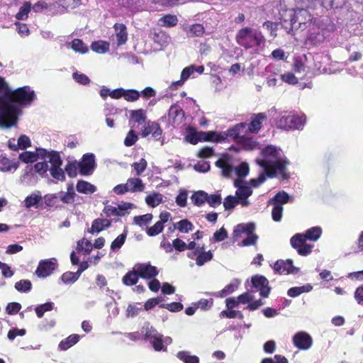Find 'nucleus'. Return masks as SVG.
<instances>
[{"label": "nucleus", "mask_w": 363, "mask_h": 363, "mask_svg": "<svg viewBox=\"0 0 363 363\" xmlns=\"http://www.w3.org/2000/svg\"><path fill=\"white\" fill-rule=\"evenodd\" d=\"M237 43L245 49L259 47L265 42V38L261 31H252L250 27L240 29L235 36Z\"/></svg>", "instance_id": "nucleus-3"}, {"label": "nucleus", "mask_w": 363, "mask_h": 363, "mask_svg": "<svg viewBox=\"0 0 363 363\" xmlns=\"http://www.w3.org/2000/svg\"><path fill=\"white\" fill-rule=\"evenodd\" d=\"M147 166V161L142 158L139 162H134L132 164L133 169L136 172L137 176H140L146 169Z\"/></svg>", "instance_id": "nucleus-63"}, {"label": "nucleus", "mask_w": 363, "mask_h": 363, "mask_svg": "<svg viewBox=\"0 0 363 363\" xmlns=\"http://www.w3.org/2000/svg\"><path fill=\"white\" fill-rule=\"evenodd\" d=\"M31 288L32 284L28 279H22L15 284V289L20 292H28Z\"/></svg>", "instance_id": "nucleus-48"}, {"label": "nucleus", "mask_w": 363, "mask_h": 363, "mask_svg": "<svg viewBox=\"0 0 363 363\" xmlns=\"http://www.w3.org/2000/svg\"><path fill=\"white\" fill-rule=\"evenodd\" d=\"M216 165L222 169V174L224 177H228L231 174L233 168L229 162L224 159H219L216 162Z\"/></svg>", "instance_id": "nucleus-36"}, {"label": "nucleus", "mask_w": 363, "mask_h": 363, "mask_svg": "<svg viewBox=\"0 0 363 363\" xmlns=\"http://www.w3.org/2000/svg\"><path fill=\"white\" fill-rule=\"evenodd\" d=\"M163 229L164 225L162 224L161 222L157 221V223H155L154 225L148 228L146 232L149 236L153 237L157 235L161 232H162Z\"/></svg>", "instance_id": "nucleus-62"}, {"label": "nucleus", "mask_w": 363, "mask_h": 363, "mask_svg": "<svg viewBox=\"0 0 363 363\" xmlns=\"http://www.w3.org/2000/svg\"><path fill=\"white\" fill-rule=\"evenodd\" d=\"M240 284V281L238 279H233L229 284L226 285L220 291L218 292L217 296L225 297L228 294H232Z\"/></svg>", "instance_id": "nucleus-33"}, {"label": "nucleus", "mask_w": 363, "mask_h": 363, "mask_svg": "<svg viewBox=\"0 0 363 363\" xmlns=\"http://www.w3.org/2000/svg\"><path fill=\"white\" fill-rule=\"evenodd\" d=\"M162 133V130L157 123L149 121L147 125L143 130L141 135L143 137H147L151 134L156 140H159L161 138Z\"/></svg>", "instance_id": "nucleus-16"}, {"label": "nucleus", "mask_w": 363, "mask_h": 363, "mask_svg": "<svg viewBox=\"0 0 363 363\" xmlns=\"http://www.w3.org/2000/svg\"><path fill=\"white\" fill-rule=\"evenodd\" d=\"M306 240L316 241L322 234V229L320 227H313L308 229L304 233H301Z\"/></svg>", "instance_id": "nucleus-32"}, {"label": "nucleus", "mask_w": 363, "mask_h": 363, "mask_svg": "<svg viewBox=\"0 0 363 363\" xmlns=\"http://www.w3.org/2000/svg\"><path fill=\"white\" fill-rule=\"evenodd\" d=\"M78 167L80 174H91L95 167V159L94 154H84L81 162L78 163Z\"/></svg>", "instance_id": "nucleus-9"}, {"label": "nucleus", "mask_w": 363, "mask_h": 363, "mask_svg": "<svg viewBox=\"0 0 363 363\" xmlns=\"http://www.w3.org/2000/svg\"><path fill=\"white\" fill-rule=\"evenodd\" d=\"M191 199L194 205L200 207L208 200V194L204 191L200 190L194 192L191 196Z\"/></svg>", "instance_id": "nucleus-31"}, {"label": "nucleus", "mask_w": 363, "mask_h": 363, "mask_svg": "<svg viewBox=\"0 0 363 363\" xmlns=\"http://www.w3.org/2000/svg\"><path fill=\"white\" fill-rule=\"evenodd\" d=\"M138 137L135 132L133 130H130L126 135V137L124 139V145L126 147H130L133 145L138 140Z\"/></svg>", "instance_id": "nucleus-64"}, {"label": "nucleus", "mask_w": 363, "mask_h": 363, "mask_svg": "<svg viewBox=\"0 0 363 363\" xmlns=\"http://www.w3.org/2000/svg\"><path fill=\"white\" fill-rule=\"evenodd\" d=\"M240 203L238 199L233 196H228L225 198L223 201V207L225 210H230L235 208V206Z\"/></svg>", "instance_id": "nucleus-59"}, {"label": "nucleus", "mask_w": 363, "mask_h": 363, "mask_svg": "<svg viewBox=\"0 0 363 363\" xmlns=\"http://www.w3.org/2000/svg\"><path fill=\"white\" fill-rule=\"evenodd\" d=\"M274 270L280 274H294L298 271V269L294 266L292 259L286 260L279 259L274 265Z\"/></svg>", "instance_id": "nucleus-12"}, {"label": "nucleus", "mask_w": 363, "mask_h": 363, "mask_svg": "<svg viewBox=\"0 0 363 363\" xmlns=\"http://www.w3.org/2000/svg\"><path fill=\"white\" fill-rule=\"evenodd\" d=\"M238 144L241 145L245 150L252 151L258 147L259 143L251 137L242 136L238 140Z\"/></svg>", "instance_id": "nucleus-27"}, {"label": "nucleus", "mask_w": 363, "mask_h": 363, "mask_svg": "<svg viewBox=\"0 0 363 363\" xmlns=\"http://www.w3.org/2000/svg\"><path fill=\"white\" fill-rule=\"evenodd\" d=\"M161 26L171 28L176 26L178 23V18L174 15L167 14L160 18Z\"/></svg>", "instance_id": "nucleus-41"}, {"label": "nucleus", "mask_w": 363, "mask_h": 363, "mask_svg": "<svg viewBox=\"0 0 363 363\" xmlns=\"http://www.w3.org/2000/svg\"><path fill=\"white\" fill-rule=\"evenodd\" d=\"M140 275L138 270L128 272L123 277L122 281L126 286H133L137 284Z\"/></svg>", "instance_id": "nucleus-29"}, {"label": "nucleus", "mask_w": 363, "mask_h": 363, "mask_svg": "<svg viewBox=\"0 0 363 363\" xmlns=\"http://www.w3.org/2000/svg\"><path fill=\"white\" fill-rule=\"evenodd\" d=\"M279 15L281 28L292 35L294 29H306L312 24L313 19L308 11L296 7V0H281Z\"/></svg>", "instance_id": "nucleus-1"}, {"label": "nucleus", "mask_w": 363, "mask_h": 363, "mask_svg": "<svg viewBox=\"0 0 363 363\" xmlns=\"http://www.w3.org/2000/svg\"><path fill=\"white\" fill-rule=\"evenodd\" d=\"M262 155L264 157L263 160H267L270 161L269 160H275L277 161L278 160H281L279 157L278 149L273 145H267L262 150ZM284 157L283 159H284Z\"/></svg>", "instance_id": "nucleus-23"}, {"label": "nucleus", "mask_w": 363, "mask_h": 363, "mask_svg": "<svg viewBox=\"0 0 363 363\" xmlns=\"http://www.w3.org/2000/svg\"><path fill=\"white\" fill-rule=\"evenodd\" d=\"M93 249V245L89 240L84 238L77 242V250L78 251H82L84 255H89Z\"/></svg>", "instance_id": "nucleus-44"}, {"label": "nucleus", "mask_w": 363, "mask_h": 363, "mask_svg": "<svg viewBox=\"0 0 363 363\" xmlns=\"http://www.w3.org/2000/svg\"><path fill=\"white\" fill-rule=\"evenodd\" d=\"M290 196L288 193L284 191H279L269 201L272 204L279 203L281 204L287 203L289 201Z\"/></svg>", "instance_id": "nucleus-37"}, {"label": "nucleus", "mask_w": 363, "mask_h": 363, "mask_svg": "<svg viewBox=\"0 0 363 363\" xmlns=\"http://www.w3.org/2000/svg\"><path fill=\"white\" fill-rule=\"evenodd\" d=\"M127 237V230L119 235L111 244V249L113 251L118 250L125 243Z\"/></svg>", "instance_id": "nucleus-45"}, {"label": "nucleus", "mask_w": 363, "mask_h": 363, "mask_svg": "<svg viewBox=\"0 0 363 363\" xmlns=\"http://www.w3.org/2000/svg\"><path fill=\"white\" fill-rule=\"evenodd\" d=\"M76 189L79 193L88 194L96 191V186L84 180H79L76 185Z\"/></svg>", "instance_id": "nucleus-28"}, {"label": "nucleus", "mask_w": 363, "mask_h": 363, "mask_svg": "<svg viewBox=\"0 0 363 363\" xmlns=\"http://www.w3.org/2000/svg\"><path fill=\"white\" fill-rule=\"evenodd\" d=\"M257 164L264 169L257 178L251 179L249 184L254 188L259 187L262 184L266 177L274 178L277 177V171L280 173L282 179L286 180L290 177L289 174L286 172V167L289 164L287 158L278 160L277 161H268L267 160H257Z\"/></svg>", "instance_id": "nucleus-2"}, {"label": "nucleus", "mask_w": 363, "mask_h": 363, "mask_svg": "<svg viewBox=\"0 0 363 363\" xmlns=\"http://www.w3.org/2000/svg\"><path fill=\"white\" fill-rule=\"evenodd\" d=\"M185 140L190 144L196 145L199 142H201L200 132L196 131L194 128L188 127Z\"/></svg>", "instance_id": "nucleus-30"}, {"label": "nucleus", "mask_w": 363, "mask_h": 363, "mask_svg": "<svg viewBox=\"0 0 363 363\" xmlns=\"http://www.w3.org/2000/svg\"><path fill=\"white\" fill-rule=\"evenodd\" d=\"M80 340V336L77 334H72L63 339L59 344V348L61 350H67L77 344Z\"/></svg>", "instance_id": "nucleus-24"}, {"label": "nucleus", "mask_w": 363, "mask_h": 363, "mask_svg": "<svg viewBox=\"0 0 363 363\" xmlns=\"http://www.w3.org/2000/svg\"><path fill=\"white\" fill-rule=\"evenodd\" d=\"M177 357L184 363H199V358L196 355H191L187 351H179Z\"/></svg>", "instance_id": "nucleus-35"}, {"label": "nucleus", "mask_w": 363, "mask_h": 363, "mask_svg": "<svg viewBox=\"0 0 363 363\" xmlns=\"http://www.w3.org/2000/svg\"><path fill=\"white\" fill-rule=\"evenodd\" d=\"M251 282L255 288L259 289L262 297L267 298L269 296L271 289L269 286V281L266 277L257 274L252 277Z\"/></svg>", "instance_id": "nucleus-10"}, {"label": "nucleus", "mask_w": 363, "mask_h": 363, "mask_svg": "<svg viewBox=\"0 0 363 363\" xmlns=\"http://www.w3.org/2000/svg\"><path fill=\"white\" fill-rule=\"evenodd\" d=\"M18 158L23 163H31L38 160V154L34 152L26 151L21 153Z\"/></svg>", "instance_id": "nucleus-46"}, {"label": "nucleus", "mask_w": 363, "mask_h": 363, "mask_svg": "<svg viewBox=\"0 0 363 363\" xmlns=\"http://www.w3.org/2000/svg\"><path fill=\"white\" fill-rule=\"evenodd\" d=\"M129 192H142L145 189V184L141 179L138 177H131L128 179L126 182Z\"/></svg>", "instance_id": "nucleus-19"}, {"label": "nucleus", "mask_w": 363, "mask_h": 363, "mask_svg": "<svg viewBox=\"0 0 363 363\" xmlns=\"http://www.w3.org/2000/svg\"><path fill=\"white\" fill-rule=\"evenodd\" d=\"M146 119V111L142 108L133 110L130 112V121H133L138 125H142L145 123Z\"/></svg>", "instance_id": "nucleus-26"}, {"label": "nucleus", "mask_w": 363, "mask_h": 363, "mask_svg": "<svg viewBox=\"0 0 363 363\" xmlns=\"http://www.w3.org/2000/svg\"><path fill=\"white\" fill-rule=\"evenodd\" d=\"M200 137L201 139V141H206V142H223V138L225 137L220 133H218L215 131H208V132H204V131H200Z\"/></svg>", "instance_id": "nucleus-22"}, {"label": "nucleus", "mask_w": 363, "mask_h": 363, "mask_svg": "<svg viewBox=\"0 0 363 363\" xmlns=\"http://www.w3.org/2000/svg\"><path fill=\"white\" fill-rule=\"evenodd\" d=\"M114 30L117 38V43L118 45H123L128 40L127 28L123 23H115Z\"/></svg>", "instance_id": "nucleus-18"}, {"label": "nucleus", "mask_w": 363, "mask_h": 363, "mask_svg": "<svg viewBox=\"0 0 363 363\" xmlns=\"http://www.w3.org/2000/svg\"><path fill=\"white\" fill-rule=\"evenodd\" d=\"M35 98V91L31 90L28 86H24L15 90L11 89L7 97H0V101H5L7 103H11V104L17 105L21 108V106L31 104Z\"/></svg>", "instance_id": "nucleus-5"}, {"label": "nucleus", "mask_w": 363, "mask_h": 363, "mask_svg": "<svg viewBox=\"0 0 363 363\" xmlns=\"http://www.w3.org/2000/svg\"><path fill=\"white\" fill-rule=\"evenodd\" d=\"M142 332L144 333V338L145 340H153L155 337H157L158 335H160L157 330L152 326H149V324L143 327L142 329Z\"/></svg>", "instance_id": "nucleus-51"}, {"label": "nucleus", "mask_w": 363, "mask_h": 363, "mask_svg": "<svg viewBox=\"0 0 363 363\" xmlns=\"http://www.w3.org/2000/svg\"><path fill=\"white\" fill-rule=\"evenodd\" d=\"M140 96V93L135 89H125L123 98L129 102L137 101Z\"/></svg>", "instance_id": "nucleus-53"}, {"label": "nucleus", "mask_w": 363, "mask_h": 363, "mask_svg": "<svg viewBox=\"0 0 363 363\" xmlns=\"http://www.w3.org/2000/svg\"><path fill=\"white\" fill-rule=\"evenodd\" d=\"M21 109L15 104H11L5 101H0V128L8 129L16 126L18 123V116Z\"/></svg>", "instance_id": "nucleus-4"}, {"label": "nucleus", "mask_w": 363, "mask_h": 363, "mask_svg": "<svg viewBox=\"0 0 363 363\" xmlns=\"http://www.w3.org/2000/svg\"><path fill=\"white\" fill-rule=\"evenodd\" d=\"M79 276L76 272H66L61 276V279L65 284H72L75 282Z\"/></svg>", "instance_id": "nucleus-55"}, {"label": "nucleus", "mask_w": 363, "mask_h": 363, "mask_svg": "<svg viewBox=\"0 0 363 363\" xmlns=\"http://www.w3.org/2000/svg\"><path fill=\"white\" fill-rule=\"evenodd\" d=\"M213 257V253L211 250L202 251L197 254L196 259V264L198 266H203L205 263L211 261Z\"/></svg>", "instance_id": "nucleus-40"}, {"label": "nucleus", "mask_w": 363, "mask_h": 363, "mask_svg": "<svg viewBox=\"0 0 363 363\" xmlns=\"http://www.w3.org/2000/svg\"><path fill=\"white\" fill-rule=\"evenodd\" d=\"M292 342L294 347L299 350H307L311 347L313 339L306 332L300 331L294 335Z\"/></svg>", "instance_id": "nucleus-8"}, {"label": "nucleus", "mask_w": 363, "mask_h": 363, "mask_svg": "<svg viewBox=\"0 0 363 363\" xmlns=\"http://www.w3.org/2000/svg\"><path fill=\"white\" fill-rule=\"evenodd\" d=\"M189 32L191 37H201L205 32L204 27L201 23H194L191 26Z\"/></svg>", "instance_id": "nucleus-58"}, {"label": "nucleus", "mask_w": 363, "mask_h": 363, "mask_svg": "<svg viewBox=\"0 0 363 363\" xmlns=\"http://www.w3.org/2000/svg\"><path fill=\"white\" fill-rule=\"evenodd\" d=\"M174 228L181 233H188L194 229V225L189 220L183 219L174 224Z\"/></svg>", "instance_id": "nucleus-39"}, {"label": "nucleus", "mask_w": 363, "mask_h": 363, "mask_svg": "<svg viewBox=\"0 0 363 363\" xmlns=\"http://www.w3.org/2000/svg\"><path fill=\"white\" fill-rule=\"evenodd\" d=\"M49 162L51 163V167H60L62 164V160L60 154L57 151H52L49 153Z\"/></svg>", "instance_id": "nucleus-50"}, {"label": "nucleus", "mask_w": 363, "mask_h": 363, "mask_svg": "<svg viewBox=\"0 0 363 363\" xmlns=\"http://www.w3.org/2000/svg\"><path fill=\"white\" fill-rule=\"evenodd\" d=\"M246 126V123H240L238 124H236L233 128H229L224 133H221L225 137L223 138V141H225L227 138H230L235 143H238V140H240V138H242L243 135H240L241 130L244 129Z\"/></svg>", "instance_id": "nucleus-15"}, {"label": "nucleus", "mask_w": 363, "mask_h": 363, "mask_svg": "<svg viewBox=\"0 0 363 363\" xmlns=\"http://www.w3.org/2000/svg\"><path fill=\"white\" fill-rule=\"evenodd\" d=\"M160 308H166L170 312H179L183 309V305L180 302L160 304Z\"/></svg>", "instance_id": "nucleus-60"}, {"label": "nucleus", "mask_w": 363, "mask_h": 363, "mask_svg": "<svg viewBox=\"0 0 363 363\" xmlns=\"http://www.w3.org/2000/svg\"><path fill=\"white\" fill-rule=\"evenodd\" d=\"M311 289H312V286H310V285H306V286H297V287H292V288H290L288 290L287 294L290 297L294 298V297H296V296L301 295V294H303L304 292H308Z\"/></svg>", "instance_id": "nucleus-42"}, {"label": "nucleus", "mask_w": 363, "mask_h": 363, "mask_svg": "<svg viewBox=\"0 0 363 363\" xmlns=\"http://www.w3.org/2000/svg\"><path fill=\"white\" fill-rule=\"evenodd\" d=\"M255 230V225L253 223H249L247 224H239L238 225L234 231L233 234L235 236H238L241 233H246L247 235H255L254 231Z\"/></svg>", "instance_id": "nucleus-25"}, {"label": "nucleus", "mask_w": 363, "mask_h": 363, "mask_svg": "<svg viewBox=\"0 0 363 363\" xmlns=\"http://www.w3.org/2000/svg\"><path fill=\"white\" fill-rule=\"evenodd\" d=\"M56 266L55 259L42 260L39 262L35 273L38 277L45 278L53 273Z\"/></svg>", "instance_id": "nucleus-11"}, {"label": "nucleus", "mask_w": 363, "mask_h": 363, "mask_svg": "<svg viewBox=\"0 0 363 363\" xmlns=\"http://www.w3.org/2000/svg\"><path fill=\"white\" fill-rule=\"evenodd\" d=\"M103 212L106 215V217L123 216V213H122L121 212L119 207L116 208L111 205L106 206L103 209Z\"/></svg>", "instance_id": "nucleus-54"}, {"label": "nucleus", "mask_w": 363, "mask_h": 363, "mask_svg": "<svg viewBox=\"0 0 363 363\" xmlns=\"http://www.w3.org/2000/svg\"><path fill=\"white\" fill-rule=\"evenodd\" d=\"M279 26H281L280 21L279 23H276L267 21L263 23V26L270 31V35L273 38H276L277 36V31L278 30Z\"/></svg>", "instance_id": "nucleus-56"}, {"label": "nucleus", "mask_w": 363, "mask_h": 363, "mask_svg": "<svg viewBox=\"0 0 363 363\" xmlns=\"http://www.w3.org/2000/svg\"><path fill=\"white\" fill-rule=\"evenodd\" d=\"M111 225V220L105 218H96L93 220L91 228L89 230L90 233H99Z\"/></svg>", "instance_id": "nucleus-20"}, {"label": "nucleus", "mask_w": 363, "mask_h": 363, "mask_svg": "<svg viewBox=\"0 0 363 363\" xmlns=\"http://www.w3.org/2000/svg\"><path fill=\"white\" fill-rule=\"evenodd\" d=\"M145 202L148 206L154 208L162 202V196L159 193H154L145 197Z\"/></svg>", "instance_id": "nucleus-43"}, {"label": "nucleus", "mask_w": 363, "mask_h": 363, "mask_svg": "<svg viewBox=\"0 0 363 363\" xmlns=\"http://www.w3.org/2000/svg\"><path fill=\"white\" fill-rule=\"evenodd\" d=\"M52 308L53 303L47 302L45 303L38 306L35 308V311L38 318H42L45 312L50 311L52 310Z\"/></svg>", "instance_id": "nucleus-49"}, {"label": "nucleus", "mask_w": 363, "mask_h": 363, "mask_svg": "<svg viewBox=\"0 0 363 363\" xmlns=\"http://www.w3.org/2000/svg\"><path fill=\"white\" fill-rule=\"evenodd\" d=\"M184 116L183 109L177 104H173L170 106L168 111V119L172 123L182 120Z\"/></svg>", "instance_id": "nucleus-21"}, {"label": "nucleus", "mask_w": 363, "mask_h": 363, "mask_svg": "<svg viewBox=\"0 0 363 363\" xmlns=\"http://www.w3.org/2000/svg\"><path fill=\"white\" fill-rule=\"evenodd\" d=\"M296 4L299 9L309 11L315 9L317 0H296Z\"/></svg>", "instance_id": "nucleus-38"}, {"label": "nucleus", "mask_w": 363, "mask_h": 363, "mask_svg": "<svg viewBox=\"0 0 363 363\" xmlns=\"http://www.w3.org/2000/svg\"><path fill=\"white\" fill-rule=\"evenodd\" d=\"M252 190L250 186L244 185L242 186H239V189L235 191V197L240 201V204L242 206H248L250 205V202L247 199L252 195Z\"/></svg>", "instance_id": "nucleus-17"}, {"label": "nucleus", "mask_w": 363, "mask_h": 363, "mask_svg": "<svg viewBox=\"0 0 363 363\" xmlns=\"http://www.w3.org/2000/svg\"><path fill=\"white\" fill-rule=\"evenodd\" d=\"M71 48L75 52H80L82 54H84L88 51L87 46L84 43V42L78 38L74 39L72 41Z\"/></svg>", "instance_id": "nucleus-47"}, {"label": "nucleus", "mask_w": 363, "mask_h": 363, "mask_svg": "<svg viewBox=\"0 0 363 363\" xmlns=\"http://www.w3.org/2000/svg\"><path fill=\"white\" fill-rule=\"evenodd\" d=\"M306 122L305 116L298 115L282 116L276 121L278 128L284 130H298L303 128Z\"/></svg>", "instance_id": "nucleus-6"}, {"label": "nucleus", "mask_w": 363, "mask_h": 363, "mask_svg": "<svg viewBox=\"0 0 363 363\" xmlns=\"http://www.w3.org/2000/svg\"><path fill=\"white\" fill-rule=\"evenodd\" d=\"M78 164L75 162H68L65 166V171L70 178H74L77 175Z\"/></svg>", "instance_id": "nucleus-61"}, {"label": "nucleus", "mask_w": 363, "mask_h": 363, "mask_svg": "<svg viewBox=\"0 0 363 363\" xmlns=\"http://www.w3.org/2000/svg\"><path fill=\"white\" fill-rule=\"evenodd\" d=\"M110 47L109 43L104 40L93 42L91 45V50L99 54H104L108 51Z\"/></svg>", "instance_id": "nucleus-34"}, {"label": "nucleus", "mask_w": 363, "mask_h": 363, "mask_svg": "<svg viewBox=\"0 0 363 363\" xmlns=\"http://www.w3.org/2000/svg\"><path fill=\"white\" fill-rule=\"evenodd\" d=\"M168 38L169 36L163 30H155L152 34V40L160 45L167 43Z\"/></svg>", "instance_id": "nucleus-52"}, {"label": "nucleus", "mask_w": 363, "mask_h": 363, "mask_svg": "<svg viewBox=\"0 0 363 363\" xmlns=\"http://www.w3.org/2000/svg\"><path fill=\"white\" fill-rule=\"evenodd\" d=\"M42 197L39 194H32L28 196L25 199V205L27 208H30L37 205Z\"/></svg>", "instance_id": "nucleus-57"}, {"label": "nucleus", "mask_w": 363, "mask_h": 363, "mask_svg": "<svg viewBox=\"0 0 363 363\" xmlns=\"http://www.w3.org/2000/svg\"><path fill=\"white\" fill-rule=\"evenodd\" d=\"M267 119L265 113H255L248 125V130L252 133H257L262 128V123Z\"/></svg>", "instance_id": "nucleus-13"}, {"label": "nucleus", "mask_w": 363, "mask_h": 363, "mask_svg": "<svg viewBox=\"0 0 363 363\" xmlns=\"http://www.w3.org/2000/svg\"><path fill=\"white\" fill-rule=\"evenodd\" d=\"M290 243L293 248L296 250L298 254L301 256H307L312 252L313 245L306 243V239L301 233H296L290 239Z\"/></svg>", "instance_id": "nucleus-7"}, {"label": "nucleus", "mask_w": 363, "mask_h": 363, "mask_svg": "<svg viewBox=\"0 0 363 363\" xmlns=\"http://www.w3.org/2000/svg\"><path fill=\"white\" fill-rule=\"evenodd\" d=\"M137 270L140 277L145 279L155 278L158 274L157 268L150 264H139Z\"/></svg>", "instance_id": "nucleus-14"}]
</instances>
